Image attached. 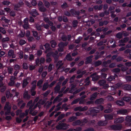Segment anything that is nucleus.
<instances>
[{
	"instance_id": "20e7f679",
	"label": "nucleus",
	"mask_w": 131,
	"mask_h": 131,
	"mask_svg": "<svg viewBox=\"0 0 131 131\" xmlns=\"http://www.w3.org/2000/svg\"><path fill=\"white\" fill-rule=\"evenodd\" d=\"M69 126V125H68L62 123V122H59V125L57 126L56 128L58 129H66Z\"/></svg>"
},
{
	"instance_id": "58836bf2",
	"label": "nucleus",
	"mask_w": 131,
	"mask_h": 131,
	"mask_svg": "<svg viewBox=\"0 0 131 131\" xmlns=\"http://www.w3.org/2000/svg\"><path fill=\"white\" fill-rule=\"evenodd\" d=\"M105 82V81L104 80H101L98 82V83L100 85H104Z\"/></svg>"
},
{
	"instance_id": "603ef678",
	"label": "nucleus",
	"mask_w": 131,
	"mask_h": 131,
	"mask_svg": "<svg viewBox=\"0 0 131 131\" xmlns=\"http://www.w3.org/2000/svg\"><path fill=\"white\" fill-rule=\"evenodd\" d=\"M20 67L19 65L16 64L14 68V69L15 70L17 71H19V70L20 69Z\"/></svg>"
},
{
	"instance_id": "a878e982",
	"label": "nucleus",
	"mask_w": 131,
	"mask_h": 131,
	"mask_svg": "<svg viewBox=\"0 0 131 131\" xmlns=\"http://www.w3.org/2000/svg\"><path fill=\"white\" fill-rule=\"evenodd\" d=\"M99 93L97 92H95L92 94L90 98L91 100H93L95 99L96 97L97 94Z\"/></svg>"
},
{
	"instance_id": "c9c22d12",
	"label": "nucleus",
	"mask_w": 131,
	"mask_h": 131,
	"mask_svg": "<svg viewBox=\"0 0 131 131\" xmlns=\"http://www.w3.org/2000/svg\"><path fill=\"white\" fill-rule=\"evenodd\" d=\"M76 119L77 118L76 117L73 116L69 118L68 121L69 122H71Z\"/></svg>"
},
{
	"instance_id": "13d9d810",
	"label": "nucleus",
	"mask_w": 131,
	"mask_h": 131,
	"mask_svg": "<svg viewBox=\"0 0 131 131\" xmlns=\"http://www.w3.org/2000/svg\"><path fill=\"white\" fill-rule=\"evenodd\" d=\"M21 32L19 34V36L21 37H23L25 36V32L24 31H20Z\"/></svg>"
},
{
	"instance_id": "69168bd1",
	"label": "nucleus",
	"mask_w": 131,
	"mask_h": 131,
	"mask_svg": "<svg viewBox=\"0 0 131 131\" xmlns=\"http://www.w3.org/2000/svg\"><path fill=\"white\" fill-rule=\"evenodd\" d=\"M116 36L117 38H121L122 37V34L120 32H119L117 34Z\"/></svg>"
},
{
	"instance_id": "4c0bfd02",
	"label": "nucleus",
	"mask_w": 131,
	"mask_h": 131,
	"mask_svg": "<svg viewBox=\"0 0 131 131\" xmlns=\"http://www.w3.org/2000/svg\"><path fill=\"white\" fill-rule=\"evenodd\" d=\"M125 120L128 122H131V116H127L126 117Z\"/></svg>"
},
{
	"instance_id": "c85d7f7f",
	"label": "nucleus",
	"mask_w": 131,
	"mask_h": 131,
	"mask_svg": "<svg viewBox=\"0 0 131 131\" xmlns=\"http://www.w3.org/2000/svg\"><path fill=\"white\" fill-rule=\"evenodd\" d=\"M104 102V100L102 98L97 99L95 101L96 103L97 104H101L103 103Z\"/></svg>"
},
{
	"instance_id": "c03bdc74",
	"label": "nucleus",
	"mask_w": 131,
	"mask_h": 131,
	"mask_svg": "<svg viewBox=\"0 0 131 131\" xmlns=\"http://www.w3.org/2000/svg\"><path fill=\"white\" fill-rule=\"evenodd\" d=\"M44 2L45 6L47 8H48L50 6V3L48 1H45Z\"/></svg>"
},
{
	"instance_id": "72a5a7b5",
	"label": "nucleus",
	"mask_w": 131,
	"mask_h": 131,
	"mask_svg": "<svg viewBox=\"0 0 131 131\" xmlns=\"http://www.w3.org/2000/svg\"><path fill=\"white\" fill-rule=\"evenodd\" d=\"M51 46L52 48L55 47L56 45V43L55 41L52 40L50 42Z\"/></svg>"
},
{
	"instance_id": "423d86ee",
	"label": "nucleus",
	"mask_w": 131,
	"mask_h": 131,
	"mask_svg": "<svg viewBox=\"0 0 131 131\" xmlns=\"http://www.w3.org/2000/svg\"><path fill=\"white\" fill-rule=\"evenodd\" d=\"M9 102H6L4 107V110L5 111V114L6 115L8 114L10 112L11 106L9 105Z\"/></svg>"
},
{
	"instance_id": "a19ab883",
	"label": "nucleus",
	"mask_w": 131,
	"mask_h": 131,
	"mask_svg": "<svg viewBox=\"0 0 131 131\" xmlns=\"http://www.w3.org/2000/svg\"><path fill=\"white\" fill-rule=\"evenodd\" d=\"M39 8V10L41 12H45L46 11V9L43 6L40 7Z\"/></svg>"
},
{
	"instance_id": "dca6fc26",
	"label": "nucleus",
	"mask_w": 131,
	"mask_h": 131,
	"mask_svg": "<svg viewBox=\"0 0 131 131\" xmlns=\"http://www.w3.org/2000/svg\"><path fill=\"white\" fill-rule=\"evenodd\" d=\"M19 93L16 91V89H14L12 90V93L10 94V97H12L13 96L14 94H15L14 97L16 96L17 97L19 94Z\"/></svg>"
},
{
	"instance_id": "9b49d317",
	"label": "nucleus",
	"mask_w": 131,
	"mask_h": 131,
	"mask_svg": "<svg viewBox=\"0 0 131 131\" xmlns=\"http://www.w3.org/2000/svg\"><path fill=\"white\" fill-rule=\"evenodd\" d=\"M124 120L123 117H120L115 119L114 122L115 123H121L123 122Z\"/></svg>"
},
{
	"instance_id": "39448f33",
	"label": "nucleus",
	"mask_w": 131,
	"mask_h": 131,
	"mask_svg": "<svg viewBox=\"0 0 131 131\" xmlns=\"http://www.w3.org/2000/svg\"><path fill=\"white\" fill-rule=\"evenodd\" d=\"M104 108L101 105L97 107H94L91 108L89 110V111L92 113H97L99 112L100 110H102Z\"/></svg>"
},
{
	"instance_id": "338daca9",
	"label": "nucleus",
	"mask_w": 131,
	"mask_h": 131,
	"mask_svg": "<svg viewBox=\"0 0 131 131\" xmlns=\"http://www.w3.org/2000/svg\"><path fill=\"white\" fill-rule=\"evenodd\" d=\"M10 95V92L9 91H7L6 93V96L7 98H8L9 97Z\"/></svg>"
},
{
	"instance_id": "393cba45",
	"label": "nucleus",
	"mask_w": 131,
	"mask_h": 131,
	"mask_svg": "<svg viewBox=\"0 0 131 131\" xmlns=\"http://www.w3.org/2000/svg\"><path fill=\"white\" fill-rule=\"evenodd\" d=\"M61 83L60 82L56 86L55 88V92L57 93L59 92L60 89V86L59 84H60Z\"/></svg>"
},
{
	"instance_id": "49530a36",
	"label": "nucleus",
	"mask_w": 131,
	"mask_h": 131,
	"mask_svg": "<svg viewBox=\"0 0 131 131\" xmlns=\"http://www.w3.org/2000/svg\"><path fill=\"white\" fill-rule=\"evenodd\" d=\"M18 54L19 56V57L20 59H22L23 57V52L21 51H20L18 52Z\"/></svg>"
},
{
	"instance_id": "aec40b11",
	"label": "nucleus",
	"mask_w": 131,
	"mask_h": 131,
	"mask_svg": "<svg viewBox=\"0 0 131 131\" xmlns=\"http://www.w3.org/2000/svg\"><path fill=\"white\" fill-rule=\"evenodd\" d=\"M28 92L25 91L24 92L23 95L24 98L26 99H28L30 98V96L28 95Z\"/></svg>"
},
{
	"instance_id": "473e14b6",
	"label": "nucleus",
	"mask_w": 131,
	"mask_h": 131,
	"mask_svg": "<svg viewBox=\"0 0 131 131\" xmlns=\"http://www.w3.org/2000/svg\"><path fill=\"white\" fill-rule=\"evenodd\" d=\"M7 69L9 74H12L13 70V68L11 67H7Z\"/></svg>"
},
{
	"instance_id": "6e6d98bb",
	"label": "nucleus",
	"mask_w": 131,
	"mask_h": 131,
	"mask_svg": "<svg viewBox=\"0 0 131 131\" xmlns=\"http://www.w3.org/2000/svg\"><path fill=\"white\" fill-rule=\"evenodd\" d=\"M78 22L77 20H74L73 22V26L74 27L77 26V25Z\"/></svg>"
},
{
	"instance_id": "3c124183",
	"label": "nucleus",
	"mask_w": 131,
	"mask_h": 131,
	"mask_svg": "<svg viewBox=\"0 0 131 131\" xmlns=\"http://www.w3.org/2000/svg\"><path fill=\"white\" fill-rule=\"evenodd\" d=\"M26 41L24 40L21 39L19 41V44L21 45H23L26 43Z\"/></svg>"
},
{
	"instance_id": "5fc2aeb1",
	"label": "nucleus",
	"mask_w": 131,
	"mask_h": 131,
	"mask_svg": "<svg viewBox=\"0 0 131 131\" xmlns=\"http://www.w3.org/2000/svg\"><path fill=\"white\" fill-rule=\"evenodd\" d=\"M0 31L4 34H5L6 33V31L5 29L1 27H0Z\"/></svg>"
},
{
	"instance_id": "680f3d73",
	"label": "nucleus",
	"mask_w": 131,
	"mask_h": 131,
	"mask_svg": "<svg viewBox=\"0 0 131 131\" xmlns=\"http://www.w3.org/2000/svg\"><path fill=\"white\" fill-rule=\"evenodd\" d=\"M15 83L14 81H10L8 83V85L10 86H13Z\"/></svg>"
},
{
	"instance_id": "f03ea898",
	"label": "nucleus",
	"mask_w": 131,
	"mask_h": 131,
	"mask_svg": "<svg viewBox=\"0 0 131 131\" xmlns=\"http://www.w3.org/2000/svg\"><path fill=\"white\" fill-rule=\"evenodd\" d=\"M58 53L57 51H56L55 53H53L52 52H51L48 53L46 56L47 59L46 61L47 62L49 63L51 61V59L50 57V56H52L54 58L55 60V62H57L58 57Z\"/></svg>"
},
{
	"instance_id": "bf43d9fd",
	"label": "nucleus",
	"mask_w": 131,
	"mask_h": 131,
	"mask_svg": "<svg viewBox=\"0 0 131 131\" xmlns=\"http://www.w3.org/2000/svg\"><path fill=\"white\" fill-rule=\"evenodd\" d=\"M112 110L111 108H108L106 109L104 111V112L106 113H108L111 112H112Z\"/></svg>"
},
{
	"instance_id": "4be33fe9",
	"label": "nucleus",
	"mask_w": 131,
	"mask_h": 131,
	"mask_svg": "<svg viewBox=\"0 0 131 131\" xmlns=\"http://www.w3.org/2000/svg\"><path fill=\"white\" fill-rule=\"evenodd\" d=\"M107 124L105 121H100L98 122V125L99 126H103L106 125Z\"/></svg>"
},
{
	"instance_id": "09e8293b",
	"label": "nucleus",
	"mask_w": 131,
	"mask_h": 131,
	"mask_svg": "<svg viewBox=\"0 0 131 131\" xmlns=\"http://www.w3.org/2000/svg\"><path fill=\"white\" fill-rule=\"evenodd\" d=\"M65 116V114H62L60 115L58 118L57 121H58L63 118Z\"/></svg>"
},
{
	"instance_id": "cd10ccee",
	"label": "nucleus",
	"mask_w": 131,
	"mask_h": 131,
	"mask_svg": "<svg viewBox=\"0 0 131 131\" xmlns=\"http://www.w3.org/2000/svg\"><path fill=\"white\" fill-rule=\"evenodd\" d=\"M122 99L125 101L126 102H129L130 101L131 98L130 97L125 96Z\"/></svg>"
},
{
	"instance_id": "4d7b16f0",
	"label": "nucleus",
	"mask_w": 131,
	"mask_h": 131,
	"mask_svg": "<svg viewBox=\"0 0 131 131\" xmlns=\"http://www.w3.org/2000/svg\"><path fill=\"white\" fill-rule=\"evenodd\" d=\"M47 74V72L45 71L43 72L42 74V79L44 78L46 76Z\"/></svg>"
},
{
	"instance_id": "ddd939ff",
	"label": "nucleus",
	"mask_w": 131,
	"mask_h": 131,
	"mask_svg": "<svg viewBox=\"0 0 131 131\" xmlns=\"http://www.w3.org/2000/svg\"><path fill=\"white\" fill-rule=\"evenodd\" d=\"M63 95V94H61L56 97L53 101V103L54 104L57 102L61 101L62 100V99L60 97H61Z\"/></svg>"
},
{
	"instance_id": "052dcab7",
	"label": "nucleus",
	"mask_w": 131,
	"mask_h": 131,
	"mask_svg": "<svg viewBox=\"0 0 131 131\" xmlns=\"http://www.w3.org/2000/svg\"><path fill=\"white\" fill-rule=\"evenodd\" d=\"M115 78L114 76H111L108 78L107 80L109 81H110L114 79Z\"/></svg>"
},
{
	"instance_id": "e2e57ef3",
	"label": "nucleus",
	"mask_w": 131,
	"mask_h": 131,
	"mask_svg": "<svg viewBox=\"0 0 131 131\" xmlns=\"http://www.w3.org/2000/svg\"><path fill=\"white\" fill-rule=\"evenodd\" d=\"M101 64V62L100 61H98L95 63V66H97Z\"/></svg>"
},
{
	"instance_id": "e433bc0d",
	"label": "nucleus",
	"mask_w": 131,
	"mask_h": 131,
	"mask_svg": "<svg viewBox=\"0 0 131 131\" xmlns=\"http://www.w3.org/2000/svg\"><path fill=\"white\" fill-rule=\"evenodd\" d=\"M54 65L53 64H50L48 67V70L49 72H50L52 70V68L54 67Z\"/></svg>"
},
{
	"instance_id": "de8ad7c7",
	"label": "nucleus",
	"mask_w": 131,
	"mask_h": 131,
	"mask_svg": "<svg viewBox=\"0 0 131 131\" xmlns=\"http://www.w3.org/2000/svg\"><path fill=\"white\" fill-rule=\"evenodd\" d=\"M79 100H80L79 99H77L75 100L72 102L71 103V104L73 105L74 104L76 103L79 101Z\"/></svg>"
},
{
	"instance_id": "37998d69",
	"label": "nucleus",
	"mask_w": 131,
	"mask_h": 131,
	"mask_svg": "<svg viewBox=\"0 0 131 131\" xmlns=\"http://www.w3.org/2000/svg\"><path fill=\"white\" fill-rule=\"evenodd\" d=\"M89 77H87L85 80V82L86 83L85 84L86 85H88L89 84L90 82L89 81Z\"/></svg>"
},
{
	"instance_id": "7c9ffc66",
	"label": "nucleus",
	"mask_w": 131,
	"mask_h": 131,
	"mask_svg": "<svg viewBox=\"0 0 131 131\" xmlns=\"http://www.w3.org/2000/svg\"><path fill=\"white\" fill-rule=\"evenodd\" d=\"M81 124V121L80 120H78L73 122L72 124V125L73 126H76L80 125Z\"/></svg>"
},
{
	"instance_id": "864d4df0",
	"label": "nucleus",
	"mask_w": 131,
	"mask_h": 131,
	"mask_svg": "<svg viewBox=\"0 0 131 131\" xmlns=\"http://www.w3.org/2000/svg\"><path fill=\"white\" fill-rule=\"evenodd\" d=\"M52 102H47L46 103V104L47 105L46 107L47 108L49 107L52 104Z\"/></svg>"
},
{
	"instance_id": "9d476101",
	"label": "nucleus",
	"mask_w": 131,
	"mask_h": 131,
	"mask_svg": "<svg viewBox=\"0 0 131 131\" xmlns=\"http://www.w3.org/2000/svg\"><path fill=\"white\" fill-rule=\"evenodd\" d=\"M8 57L9 58H15L16 57V55L14 54V51L12 50H10L8 52Z\"/></svg>"
},
{
	"instance_id": "0e129e2a",
	"label": "nucleus",
	"mask_w": 131,
	"mask_h": 131,
	"mask_svg": "<svg viewBox=\"0 0 131 131\" xmlns=\"http://www.w3.org/2000/svg\"><path fill=\"white\" fill-rule=\"evenodd\" d=\"M35 89H31V95L32 96H34L36 94V92L34 91Z\"/></svg>"
},
{
	"instance_id": "6ab92c4d",
	"label": "nucleus",
	"mask_w": 131,
	"mask_h": 131,
	"mask_svg": "<svg viewBox=\"0 0 131 131\" xmlns=\"http://www.w3.org/2000/svg\"><path fill=\"white\" fill-rule=\"evenodd\" d=\"M117 105L119 106H123L125 105V103L122 101L118 100L116 101Z\"/></svg>"
},
{
	"instance_id": "a211bd4d",
	"label": "nucleus",
	"mask_w": 131,
	"mask_h": 131,
	"mask_svg": "<svg viewBox=\"0 0 131 131\" xmlns=\"http://www.w3.org/2000/svg\"><path fill=\"white\" fill-rule=\"evenodd\" d=\"M29 13L34 17H35L36 15H38V13L37 12L36 10L35 9H32L31 10V12H29Z\"/></svg>"
},
{
	"instance_id": "8fccbe9b",
	"label": "nucleus",
	"mask_w": 131,
	"mask_h": 131,
	"mask_svg": "<svg viewBox=\"0 0 131 131\" xmlns=\"http://www.w3.org/2000/svg\"><path fill=\"white\" fill-rule=\"evenodd\" d=\"M111 62V61L110 60H109L107 62L106 61H104L103 63V65L105 67H107V66L106 65L108 63H110Z\"/></svg>"
},
{
	"instance_id": "ea45409f",
	"label": "nucleus",
	"mask_w": 131,
	"mask_h": 131,
	"mask_svg": "<svg viewBox=\"0 0 131 131\" xmlns=\"http://www.w3.org/2000/svg\"><path fill=\"white\" fill-rule=\"evenodd\" d=\"M66 58L69 61H71L72 60L70 54H68L66 57Z\"/></svg>"
},
{
	"instance_id": "79ce46f5",
	"label": "nucleus",
	"mask_w": 131,
	"mask_h": 131,
	"mask_svg": "<svg viewBox=\"0 0 131 131\" xmlns=\"http://www.w3.org/2000/svg\"><path fill=\"white\" fill-rule=\"evenodd\" d=\"M71 89L69 91L70 93L72 92L73 90V89L74 87L76 86V85H74V84H71Z\"/></svg>"
},
{
	"instance_id": "2f4dec72",
	"label": "nucleus",
	"mask_w": 131,
	"mask_h": 131,
	"mask_svg": "<svg viewBox=\"0 0 131 131\" xmlns=\"http://www.w3.org/2000/svg\"><path fill=\"white\" fill-rule=\"evenodd\" d=\"M43 80L42 79H41L37 83V86H39L40 88L41 87V85L42 83Z\"/></svg>"
},
{
	"instance_id": "f8f14e48",
	"label": "nucleus",
	"mask_w": 131,
	"mask_h": 131,
	"mask_svg": "<svg viewBox=\"0 0 131 131\" xmlns=\"http://www.w3.org/2000/svg\"><path fill=\"white\" fill-rule=\"evenodd\" d=\"M23 22L24 24L23 26L24 28L26 29H28L29 28V26L28 25V20L27 18H26L24 20Z\"/></svg>"
},
{
	"instance_id": "bb28decb",
	"label": "nucleus",
	"mask_w": 131,
	"mask_h": 131,
	"mask_svg": "<svg viewBox=\"0 0 131 131\" xmlns=\"http://www.w3.org/2000/svg\"><path fill=\"white\" fill-rule=\"evenodd\" d=\"M63 65V63H62V61H59L56 65V66L58 68V69H59Z\"/></svg>"
},
{
	"instance_id": "5701e85b",
	"label": "nucleus",
	"mask_w": 131,
	"mask_h": 131,
	"mask_svg": "<svg viewBox=\"0 0 131 131\" xmlns=\"http://www.w3.org/2000/svg\"><path fill=\"white\" fill-rule=\"evenodd\" d=\"M32 32L33 33V36L36 38V39L39 40L40 38V37L38 36V33L35 31H32Z\"/></svg>"
},
{
	"instance_id": "b1692460",
	"label": "nucleus",
	"mask_w": 131,
	"mask_h": 131,
	"mask_svg": "<svg viewBox=\"0 0 131 131\" xmlns=\"http://www.w3.org/2000/svg\"><path fill=\"white\" fill-rule=\"evenodd\" d=\"M48 82H46L43 84L42 89L43 91L46 90L48 88V87L49 86L48 85Z\"/></svg>"
},
{
	"instance_id": "0eeeda50",
	"label": "nucleus",
	"mask_w": 131,
	"mask_h": 131,
	"mask_svg": "<svg viewBox=\"0 0 131 131\" xmlns=\"http://www.w3.org/2000/svg\"><path fill=\"white\" fill-rule=\"evenodd\" d=\"M68 44V43L67 42H65L64 43L63 42H60L58 45L59 47L58 49V51H63L64 47L67 46Z\"/></svg>"
},
{
	"instance_id": "f704fd0d",
	"label": "nucleus",
	"mask_w": 131,
	"mask_h": 131,
	"mask_svg": "<svg viewBox=\"0 0 131 131\" xmlns=\"http://www.w3.org/2000/svg\"><path fill=\"white\" fill-rule=\"evenodd\" d=\"M36 82L37 81L36 80H35L32 82L31 84L32 85L31 89H35L36 86Z\"/></svg>"
},
{
	"instance_id": "c756f323",
	"label": "nucleus",
	"mask_w": 131,
	"mask_h": 131,
	"mask_svg": "<svg viewBox=\"0 0 131 131\" xmlns=\"http://www.w3.org/2000/svg\"><path fill=\"white\" fill-rule=\"evenodd\" d=\"M93 57V56H90L88 57L86 59V63L87 64L91 62L92 61L91 58Z\"/></svg>"
},
{
	"instance_id": "2eb2a0df",
	"label": "nucleus",
	"mask_w": 131,
	"mask_h": 131,
	"mask_svg": "<svg viewBox=\"0 0 131 131\" xmlns=\"http://www.w3.org/2000/svg\"><path fill=\"white\" fill-rule=\"evenodd\" d=\"M106 120H108L112 119L113 118V114H109L105 115H104Z\"/></svg>"
},
{
	"instance_id": "4468645a",
	"label": "nucleus",
	"mask_w": 131,
	"mask_h": 131,
	"mask_svg": "<svg viewBox=\"0 0 131 131\" xmlns=\"http://www.w3.org/2000/svg\"><path fill=\"white\" fill-rule=\"evenodd\" d=\"M127 113V111L126 109H121L117 111V113L118 114L125 115Z\"/></svg>"
},
{
	"instance_id": "f257e3e1",
	"label": "nucleus",
	"mask_w": 131,
	"mask_h": 131,
	"mask_svg": "<svg viewBox=\"0 0 131 131\" xmlns=\"http://www.w3.org/2000/svg\"><path fill=\"white\" fill-rule=\"evenodd\" d=\"M44 104V102L42 100H40L34 106L33 109L32 108V107L34 106V104L32 103L31 101H30L28 103L27 105V106H29V110H30L29 113L31 114L32 116H35L36 115L37 113V111H35L33 112L32 113V111L33 110L35 109L37 106H38L39 108V109L41 105Z\"/></svg>"
},
{
	"instance_id": "6e6552de",
	"label": "nucleus",
	"mask_w": 131,
	"mask_h": 131,
	"mask_svg": "<svg viewBox=\"0 0 131 131\" xmlns=\"http://www.w3.org/2000/svg\"><path fill=\"white\" fill-rule=\"evenodd\" d=\"M122 126L121 124L117 125H113L112 126L111 128L113 130H120L122 128Z\"/></svg>"
},
{
	"instance_id": "1a4fd4ad",
	"label": "nucleus",
	"mask_w": 131,
	"mask_h": 131,
	"mask_svg": "<svg viewBox=\"0 0 131 131\" xmlns=\"http://www.w3.org/2000/svg\"><path fill=\"white\" fill-rule=\"evenodd\" d=\"M30 80L31 78L29 77H27L24 79L23 81V87H25Z\"/></svg>"
},
{
	"instance_id": "412c9836",
	"label": "nucleus",
	"mask_w": 131,
	"mask_h": 131,
	"mask_svg": "<svg viewBox=\"0 0 131 131\" xmlns=\"http://www.w3.org/2000/svg\"><path fill=\"white\" fill-rule=\"evenodd\" d=\"M0 88L1 91L2 92H3L6 89V86L5 85H4V84L3 83H0Z\"/></svg>"
},
{
	"instance_id": "a18cd8bd",
	"label": "nucleus",
	"mask_w": 131,
	"mask_h": 131,
	"mask_svg": "<svg viewBox=\"0 0 131 131\" xmlns=\"http://www.w3.org/2000/svg\"><path fill=\"white\" fill-rule=\"evenodd\" d=\"M100 77L99 75L94 76L92 77V80L94 81L97 80L100 78Z\"/></svg>"
},
{
	"instance_id": "f3484780",
	"label": "nucleus",
	"mask_w": 131,
	"mask_h": 131,
	"mask_svg": "<svg viewBox=\"0 0 131 131\" xmlns=\"http://www.w3.org/2000/svg\"><path fill=\"white\" fill-rule=\"evenodd\" d=\"M23 3L22 1H20L19 3L15 6V10H17L20 7L22 6L23 5Z\"/></svg>"
},
{
	"instance_id": "774afa93",
	"label": "nucleus",
	"mask_w": 131,
	"mask_h": 131,
	"mask_svg": "<svg viewBox=\"0 0 131 131\" xmlns=\"http://www.w3.org/2000/svg\"><path fill=\"white\" fill-rule=\"evenodd\" d=\"M23 68L24 69H27L28 68L27 64L26 63H24L23 64Z\"/></svg>"
},
{
	"instance_id": "7ed1b4c3",
	"label": "nucleus",
	"mask_w": 131,
	"mask_h": 131,
	"mask_svg": "<svg viewBox=\"0 0 131 131\" xmlns=\"http://www.w3.org/2000/svg\"><path fill=\"white\" fill-rule=\"evenodd\" d=\"M121 87L122 88L126 90H131V86L129 85H122L121 83H118L116 84L115 87L113 86H112L111 88L113 89H115L119 87Z\"/></svg>"
}]
</instances>
